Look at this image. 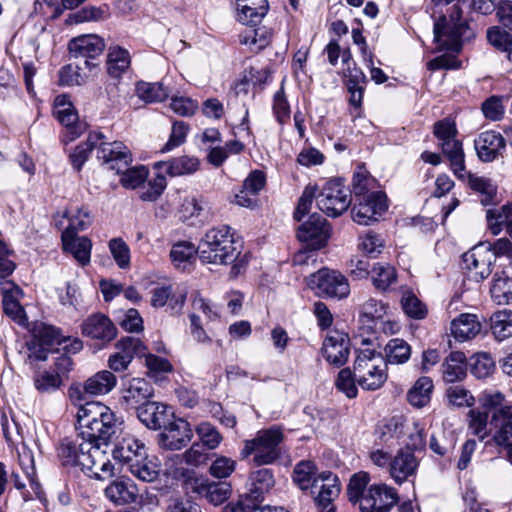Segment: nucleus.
<instances>
[{"instance_id": "1", "label": "nucleus", "mask_w": 512, "mask_h": 512, "mask_svg": "<svg viewBox=\"0 0 512 512\" xmlns=\"http://www.w3.org/2000/svg\"><path fill=\"white\" fill-rule=\"evenodd\" d=\"M293 481L301 490H310L322 512H336L333 501L341 490L337 475L330 471L318 472L313 461L303 460L294 467Z\"/></svg>"}, {"instance_id": "2", "label": "nucleus", "mask_w": 512, "mask_h": 512, "mask_svg": "<svg viewBox=\"0 0 512 512\" xmlns=\"http://www.w3.org/2000/svg\"><path fill=\"white\" fill-rule=\"evenodd\" d=\"M80 436L92 443H107L121 431L123 421L101 402L80 405L76 413Z\"/></svg>"}, {"instance_id": "3", "label": "nucleus", "mask_w": 512, "mask_h": 512, "mask_svg": "<svg viewBox=\"0 0 512 512\" xmlns=\"http://www.w3.org/2000/svg\"><path fill=\"white\" fill-rule=\"evenodd\" d=\"M370 476L365 471L355 473L349 481L347 495L361 512H389L397 504L398 495L386 484H375L367 488Z\"/></svg>"}, {"instance_id": "4", "label": "nucleus", "mask_w": 512, "mask_h": 512, "mask_svg": "<svg viewBox=\"0 0 512 512\" xmlns=\"http://www.w3.org/2000/svg\"><path fill=\"white\" fill-rule=\"evenodd\" d=\"M241 244L229 226L209 229L198 244V256L203 263L229 265L240 254Z\"/></svg>"}, {"instance_id": "5", "label": "nucleus", "mask_w": 512, "mask_h": 512, "mask_svg": "<svg viewBox=\"0 0 512 512\" xmlns=\"http://www.w3.org/2000/svg\"><path fill=\"white\" fill-rule=\"evenodd\" d=\"M354 371L357 384L366 391H376L383 387L388 379L387 362L383 355L371 347L356 351Z\"/></svg>"}, {"instance_id": "6", "label": "nucleus", "mask_w": 512, "mask_h": 512, "mask_svg": "<svg viewBox=\"0 0 512 512\" xmlns=\"http://www.w3.org/2000/svg\"><path fill=\"white\" fill-rule=\"evenodd\" d=\"M283 440L284 434L280 426L261 429L254 438L244 441L240 455L243 459L253 456V463L258 466L272 464L281 455L280 444Z\"/></svg>"}, {"instance_id": "7", "label": "nucleus", "mask_w": 512, "mask_h": 512, "mask_svg": "<svg viewBox=\"0 0 512 512\" xmlns=\"http://www.w3.org/2000/svg\"><path fill=\"white\" fill-rule=\"evenodd\" d=\"M462 10L458 5L452 7L449 18L442 16L434 24V41L439 50H448L458 54L462 50V43L469 39L471 32L466 21L461 20Z\"/></svg>"}, {"instance_id": "8", "label": "nucleus", "mask_w": 512, "mask_h": 512, "mask_svg": "<svg viewBox=\"0 0 512 512\" xmlns=\"http://www.w3.org/2000/svg\"><path fill=\"white\" fill-rule=\"evenodd\" d=\"M318 208L327 216L343 214L351 204L349 190L340 179L327 181L316 196Z\"/></svg>"}, {"instance_id": "9", "label": "nucleus", "mask_w": 512, "mask_h": 512, "mask_svg": "<svg viewBox=\"0 0 512 512\" xmlns=\"http://www.w3.org/2000/svg\"><path fill=\"white\" fill-rule=\"evenodd\" d=\"M308 285L319 296L344 299L350 294L348 279L339 271L328 268H322L312 274Z\"/></svg>"}, {"instance_id": "10", "label": "nucleus", "mask_w": 512, "mask_h": 512, "mask_svg": "<svg viewBox=\"0 0 512 512\" xmlns=\"http://www.w3.org/2000/svg\"><path fill=\"white\" fill-rule=\"evenodd\" d=\"M351 210L353 220L359 225H370L379 220L388 208L386 194L374 191L357 197Z\"/></svg>"}, {"instance_id": "11", "label": "nucleus", "mask_w": 512, "mask_h": 512, "mask_svg": "<svg viewBox=\"0 0 512 512\" xmlns=\"http://www.w3.org/2000/svg\"><path fill=\"white\" fill-rule=\"evenodd\" d=\"M105 136L100 133L99 143L96 146V156L109 170L120 173L131 163L130 150L120 141L107 142Z\"/></svg>"}, {"instance_id": "12", "label": "nucleus", "mask_w": 512, "mask_h": 512, "mask_svg": "<svg viewBox=\"0 0 512 512\" xmlns=\"http://www.w3.org/2000/svg\"><path fill=\"white\" fill-rule=\"evenodd\" d=\"M185 489L205 497L210 503L220 505L231 493V486L226 482H211L201 475H190L186 478Z\"/></svg>"}, {"instance_id": "13", "label": "nucleus", "mask_w": 512, "mask_h": 512, "mask_svg": "<svg viewBox=\"0 0 512 512\" xmlns=\"http://www.w3.org/2000/svg\"><path fill=\"white\" fill-rule=\"evenodd\" d=\"M330 236V228L327 221L319 214H312L303 222L297 231L298 239L306 245V248L318 250L327 244Z\"/></svg>"}, {"instance_id": "14", "label": "nucleus", "mask_w": 512, "mask_h": 512, "mask_svg": "<svg viewBox=\"0 0 512 512\" xmlns=\"http://www.w3.org/2000/svg\"><path fill=\"white\" fill-rule=\"evenodd\" d=\"M464 268L468 271L469 278L476 282L487 279L495 261L493 254L488 251L486 246L478 244L471 250L463 254Z\"/></svg>"}, {"instance_id": "15", "label": "nucleus", "mask_w": 512, "mask_h": 512, "mask_svg": "<svg viewBox=\"0 0 512 512\" xmlns=\"http://www.w3.org/2000/svg\"><path fill=\"white\" fill-rule=\"evenodd\" d=\"M81 470L89 477L107 480L114 475V466L108 455L100 448V443H92V448L83 456Z\"/></svg>"}, {"instance_id": "16", "label": "nucleus", "mask_w": 512, "mask_h": 512, "mask_svg": "<svg viewBox=\"0 0 512 512\" xmlns=\"http://www.w3.org/2000/svg\"><path fill=\"white\" fill-rule=\"evenodd\" d=\"M154 396L153 385L144 378H132L121 388L120 402L126 409H136L144 406Z\"/></svg>"}, {"instance_id": "17", "label": "nucleus", "mask_w": 512, "mask_h": 512, "mask_svg": "<svg viewBox=\"0 0 512 512\" xmlns=\"http://www.w3.org/2000/svg\"><path fill=\"white\" fill-rule=\"evenodd\" d=\"M105 48L104 40L96 34H85L70 40L68 49L72 58L84 59L86 67L92 65L88 59H94L102 54Z\"/></svg>"}, {"instance_id": "18", "label": "nucleus", "mask_w": 512, "mask_h": 512, "mask_svg": "<svg viewBox=\"0 0 512 512\" xmlns=\"http://www.w3.org/2000/svg\"><path fill=\"white\" fill-rule=\"evenodd\" d=\"M81 332L85 337L106 344L116 337L117 328L106 315L95 313L82 322Z\"/></svg>"}, {"instance_id": "19", "label": "nucleus", "mask_w": 512, "mask_h": 512, "mask_svg": "<svg viewBox=\"0 0 512 512\" xmlns=\"http://www.w3.org/2000/svg\"><path fill=\"white\" fill-rule=\"evenodd\" d=\"M349 337L339 331L330 332L323 341L322 354L327 362L337 367L344 365L350 353Z\"/></svg>"}, {"instance_id": "20", "label": "nucleus", "mask_w": 512, "mask_h": 512, "mask_svg": "<svg viewBox=\"0 0 512 512\" xmlns=\"http://www.w3.org/2000/svg\"><path fill=\"white\" fill-rule=\"evenodd\" d=\"M2 304L5 314L20 325H25L27 321L24 308L20 304L22 290L12 281H1Z\"/></svg>"}, {"instance_id": "21", "label": "nucleus", "mask_w": 512, "mask_h": 512, "mask_svg": "<svg viewBox=\"0 0 512 512\" xmlns=\"http://www.w3.org/2000/svg\"><path fill=\"white\" fill-rule=\"evenodd\" d=\"M161 433L162 446L170 450H179L186 446L193 437L190 424L184 419L167 422Z\"/></svg>"}, {"instance_id": "22", "label": "nucleus", "mask_w": 512, "mask_h": 512, "mask_svg": "<svg viewBox=\"0 0 512 512\" xmlns=\"http://www.w3.org/2000/svg\"><path fill=\"white\" fill-rule=\"evenodd\" d=\"M147 448L143 442L136 439L133 435L125 434L117 441L112 451L115 460L121 462L126 468L133 465L137 460L143 459Z\"/></svg>"}, {"instance_id": "23", "label": "nucleus", "mask_w": 512, "mask_h": 512, "mask_svg": "<svg viewBox=\"0 0 512 512\" xmlns=\"http://www.w3.org/2000/svg\"><path fill=\"white\" fill-rule=\"evenodd\" d=\"M54 115L66 127L64 142H71L81 134L74 126L78 121V114L67 95H58L54 99Z\"/></svg>"}, {"instance_id": "24", "label": "nucleus", "mask_w": 512, "mask_h": 512, "mask_svg": "<svg viewBox=\"0 0 512 512\" xmlns=\"http://www.w3.org/2000/svg\"><path fill=\"white\" fill-rule=\"evenodd\" d=\"M419 466L418 459L410 449H400L390 461V476L402 484L414 476Z\"/></svg>"}, {"instance_id": "25", "label": "nucleus", "mask_w": 512, "mask_h": 512, "mask_svg": "<svg viewBox=\"0 0 512 512\" xmlns=\"http://www.w3.org/2000/svg\"><path fill=\"white\" fill-rule=\"evenodd\" d=\"M478 157L484 162L495 160L506 147L503 136L496 131H485L478 135L474 141Z\"/></svg>"}, {"instance_id": "26", "label": "nucleus", "mask_w": 512, "mask_h": 512, "mask_svg": "<svg viewBox=\"0 0 512 512\" xmlns=\"http://www.w3.org/2000/svg\"><path fill=\"white\" fill-rule=\"evenodd\" d=\"M491 425L495 428L493 434L495 444L506 449L512 447V405H506L494 411Z\"/></svg>"}, {"instance_id": "27", "label": "nucleus", "mask_w": 512, "mask_h": 512, "mask_svg": "<svg viewBox=\"0 0 512 512\" xmlns=\"http://www.w3.org/2000/svg\"><path fill=\"white\" fill-rule=\"evenodd\" d=\"M77 234L70 231L62 232L63 250L70 253L81 266H86L90 263L92 242L88 237Z\"/></svg>"}, {"instance_id": "28", "label": "nucleus", "mask_w": 512, "mask_h": 512, "mask_svg": "<svg viewBox=\"0 0 512 512\" xmlns=\"http://www.w3.org/2000/svg\"><path fill=\"white\" fill-rule=\"evenodd\" d=\"M269 9L267 0H236L237 20L244 25H257L265 17Z\"/></svg>"}, {"instance_id": "29", "label": "nucleus", "mask_w": 512, "mask_h": 512, "mask_svg": "<svg viewBox=\"0 0 512 512\" xmlns=\"http://www.w3.org/2000/svg\"><path fill=\"white\" fill-rule=\"evenodd\" d=\"M92 442L80 436L76 440L64 439L59 447V456L65 466H81L82 458L89 449Z\"/></svg>"}, {"instance_id": "30", "label": "nucleus", "mask_w": 512, "mask_h": 512, "mask_svg": "<svg viewBox=\"0 0 512 512\" xmlns=\"http://www.w3.org/2000/svg\"><path fill=\"white\" fill-rule=\"evenodd\" d=\"M275 481L272 472L269 469H259L250 475L249 492L243 499H249V503H256L257 509L264 500V495L274 486Z\"/></svg>"}, {"instance_id": "31", "label": "nucleus", "mask_w": 512, "mask_h": 512, "mask_svg": "<svg viewBox=\"0 0 512 512\" xmlns=\"http://www.w3.org/2000/svg\"><path fill=\"white\" fill-rule=\"evenodd\" d=\"M481 329L478 316L471 313H462L450 323L451 335L461 342L475 338Z\"/></svg>"}, {"instance_id": "32", "label": "nucleus", "mask_w": 512, "mask_h": 512, "mask_svg": "<svg viewBox=\"0 0 512 512\" xmlns=\"http://www.w3.org/2000/svg\"><path fill=\"white\" fill-rule=\"evenodd\" d=\"M137 417L147 428L158 430L169 420L168 407L159 402L149 401L137 410Z\"/></svg>"}, {"instance_id": "33", "label": "nucleus", "mask_w": 512, "mask_h": 512, "mask_svg": "<svg viewBox=\"0 0 512 512\" xmlns=\"http://www.w3.org/2000/svg\"><path fill=\"white\" fill-rule=\"evenodd\" d=\"M487 228L492 235H499L504 229L512 238V205L486 210Z\"/></svg>"}, {"instance_id": "34", "label": "nucleus", "mask_w": 512, "mask_h": 512, "mask_svg": "<svg viewBox=\"0 0 512 512\" xmlns=\"http://www.w3.org/2000/svg\"><path fill=\"white\" fill-rule=\"evenodd\" d=\"M117 384L116 376L108 370H102L89 377L83 384V390L91 396L106 395Z\"/></svg>"}, {"instance_id": "35", "label": "nucleus", "mask_w": 512, "mask_h": 512, "mask_svg": "<svg viewBox=\"0 0 512 512\" xmlns=\"http://www.w3.org/2000/svg\"><path fill=\"white\" fill-rule=\"evenodd\" d=\"M466 372V356L463 352H451L442 363V377L447 383L463 380L466 376Z\"/></svg>"}, {"instance_id": "36", "label": "nucleus", "mask_w": 512, "mask_h": 512, "mask_svg": "<svg viewBox=\"0 0 512 512\" xmlns=\"http://www.w3.org/2000/svg\"><path fill=\"white\" fill-rule=\"evenodd\" d=\"M199 159L193 156H180L169 161L159 162L156 167L171 177L189 175L199 169Z\"/></svg>"}, {"instance_id": "37", "label": "nucleus", "mask_w": 512, "mask_h": 512, "mask_svg": "<svg viewBox=\"0 0 512 512\" xmlns=\"http://www.w3.org/2000/svg\"><path fill=\"white\" fill-rule=\"evenodd\" d=\"M105 495L115 504H128L136 500L137 488L131 480H116L106 487Z\"/></svg>"}, {"instance_id": "38", "label": "nucleus", "mask_w": 512, "mask_h": 512, "mask_svg": "<svg viewBox=\"0 0 512 512\" xmlns=\"http://www.w3.org/2000/svg\"><path fill=\"white\" fill-rule=\"evenodd\" d=\"M127 470L140 481L153 482L159 477L160 464L156 456H150L147 452L143 459H138Z\"/></svg>"}, {"instance_id": "39", "label": "nucleus", "mask_w": 512, "mask_h": 512, "mask_svg": "<svg viewBox=\"0 0 512 512\" xmlns=\"http://www.w3.org/2000/svg\"><path fill=\"white\" fill-rule=\"evenodd\" d=\"M444 155L450 162L451 169L458 179H464L466 175L464 152L462 143L456 138L444 141L440 144Z\"/></svg>"}, {"instance_id": "40", "label": "nucleus", "mask_w": 512, "mask_h": 512, "mask_svg": "<svg viewBox=\"0 0 512 512\" xmlns=\"http://www.w3.org/2000/svg\"><path fill=\"white\" fill-rule=\"evenodd\" d=\"M491 297L498 305L512 302V275L504 270L497 271L490 289Z\"/></svg>"}, {"instance_id": "41", "label": "nucleus", "mask_w": 512, "mask_h": 512, "mask_svg": "<svg viewBox=\"0 0 512 512\" xmlns=\"http://www.w3.org/2000/svg\"><path fill=\"white\" fill-rule=\"evenodd\" d=\"M490 328L499 342L512 337V311L503 309L494 312L490 317Z\"/></svg>"}, {"instance_id": "42", "label": "nucleus", "mask_w": 512, "mask_h": 512, "mask_svg": "<svg viewBox=\"0 0 512 512\" xmlns=\"http://www.w3.org/2000/svg\"><path fill=\"white\" fill-rule=\"evenodd\" d=\"M129 52L119 46L111 47L107 56V71L113 78H119L130 67Z\"/></svg>"}, {"instance_id": "43", "label": "nucleus", "mask_w": 512, "mask_h": 512, "mask_svg": "<svg viewBox=\"0 0 512 512\" xmlns=\"http://www.w3.org/2000/svg\"><path fill=\"white\" fill-rule=\"evenodd\" d=\"M433 387L431 378L426 376L420 377L408 391L407 398L409 403L418 408L427 405L431 399Z\"/></svg>"}, {"instance_id": "44", "label": "nucleus", "mask_w": 512, "mask_h": 512, "mask_svg": "<svg viewBox=\"0 0 512 512\" xmlns=\"http://www.w3.org/2000/svg\"><path fill=\"white\" fill-rule=\"evenodd\" d=\"M100 132L90 133L87 140L77 145L74 150L70 153L69 159L76 171H80L88 160L89 155L93 149H96L97 143H99Z\"/></svg>"}, {"instance_id": "45", "label": "nucleus", "mask_w": 512, "mask_h": 512, "mask_svg": "<svg viewBox=\"0 0 512 512\" xmlns=\"http://www.w3.org/2000/svg\"><path fill=\"white\" fill-rule=\"evenodd\" d=\"M384 350L387 364H404L411 356V346L399 338L389 340Z\"/></svg>"}, {"instance_id": "46", "label": "nucleus", "mask_w": 512, "mask_h": 512, "mask_svg": "<svg viewBox=\"0 0 512 512\" xmlns=\"http://www.w3.org/2000/svg\"><path fill=\"white\" fill-rule=\"evenodd\" d=\"M195 433L199 438L200 444L208 450L217 449L223 441L222 434L209 422H201L196 425Z\"/></svg>"}, {"instance_id": "47", "label": "nucleus", "mask_w": 512, "mask_h": 512, "mask_svg": "<svg viewBox=\"0 0 512 512\" xmlns=\"http://www.w3.org/2000/svg\"><path fill=\"white\" fill-rule=\"evenodd\" d=\"M63 217L69 220V225L64 231H70L71 233H78L83 231L87 229L92 223L90 211L84 207L66 211Z\"/></svg>"}, {"instance_id": "48", "label": "nucleus", "mask_w": 512, "mask_h": 512, "mask_svg": "<svg viewBox=\"0 0 512 512\" xmlns=\"http://www.w3.org/2000/svg\"><path fill=\"white\" fill-rule=\"evenodd\" d=\"M167 186L166 179L163 175L157 174L152 179L148 180L140 186L139 198L142 201L153 202L156 201L163 193Z\"/></svg>"}, {"instance_id": "49", "label": "nucleus", "mask_w": 512, "mask_h": 512, "mask_svg": "<svg viewBox=\"0 0 512 512\" xmlns=\"http://www.w3.org/2000/svg\"><path fill=\"white\" fill-rule=\"evenodd\" d=\"M468 417V427L471 433L479 437L480 440L485 439L489 434L487 429L489 418L488 411L482 410L481 408L471 409L468 413Z\"/></svg>"}, {"instance_id": "50", "label": "nucleus", "mask_w": 512, "mask_h": 512, "mask_svg": "<svg viewBox=\"0 0 512 512\" xmlns=\"http://www.w3.org/2000/svg\"><path fill=\"white\" fill-rule=\"evenodd\" d=\"M489 43L497 50L505 52L507 59L512 63V36L499 27H491L487 31Z\"/></svg>"}, {"instance_id": "51", "label": "nucleus", "mask_w": 512, "mask_h": 512, "mask_svg": "<svg viewBox=\"0 0 512 512\" xmlns=\"http://www.w3.org/2000/svg\"><path fill=\"white\" fill-rule=\"evenodd\" d=\"M136 91L139 98L148 103L162 102L168 97V90L161 83L141 82Z\"/></svg>"}, {"instance_id": "52", "label": "nucleus", "mask_w": 512, "mask_h": 512, "mask_svg": "<svg viewBox=\"0 0 512 512\" xmlns=\"http://www.w3.org/2000/svg\"><path fill=\"white\" fill-rule=\"evenodd\" d=\"M375 187L376 180L363 167L354 172L352 191L356 198L370 194Z\"/></svg>"}, {"instance_id": "53", "label": "nucleus", "mask_w": 512, "mask_h": 512, "mask_svg": "<svg viewBox=\"0 0 512 512\" xmlns=\"http://www.w3.org/2000/svg\"><path fill=\"white\" fill-rule=\"evenodd\" d=\"M108 248L114 261L120 269H128L130 267V248L122 238H112L108 243Z\"/></svg>"}, {"instance_id": "54", "label": "nucleus", "mask_w": 512, "mask_h": 512, "mask_svg": "<svg viewBox=\"0 0 512 512\" xmlns=\"http://www.w3.org/2000/svg\"><path fill=\"white\" fill-rule=\"evenodd\" d=\"M116 349V353L120 354V356L128 357L130 363L135 356L145 355L147 350L140 339L132 336L121 338L116 344Z\"/></svg>"}, {"instance_id": "55", "label": "nucleus", "mask_w": 512, "mask_h": 512, "mask_svg": "<svg viewBox=\"0 0 512 512\" xmlns=\"http://www.w3.org/2000/svg\"><path fill=\"white\" fill-rule=\"evenodd\" d=\"M119 174H121L120 183L124 188L136 189L147 180L148 169L144 166L124 168Z\"/></svg>"}, {"instance_id": "56", "label": "nucleus", "mask_w": 512, "mask_h": 512, "mask_svg": "<svg viewBox=\"0 0 512 512\" xmlns=\"http://www.w3.org/2000/svg\"><path fill=\"white\" fill-rule=\"evenodd\" d=\"M461 180L467 181L472 190L484 195L485 199L482 200V203H488L496 193L495 186L485 177H479L466 171L465 178Z\"/></svg>"}, {"instance_id": "57", "label": "nucleus", "mask_w": 512, "mask_h": 512, "mask_svg": "<svg viewBox=\"0 0 512 512\" xmlns=\"http://www.w3.org/2000/svg\"><path fill=\"white\" fill-rule=\"evenodd\" d=\"M357 380L355 377V371H351L349 368H344L339 371L335 386L336 388L345 394L348 398L353 399L357 397Z\"/></svg>"}, {"instance_id": "58", "label": "nucleus", "mask_w": 512, "mask_h": 512, "mask_svg": "<svg viewBox=\"0 0 512 512\" xmlns=\"http://www.w3.org/2000/svg\"><path fill=\"white\" fill-rule=\"evenodd\" d=\"M105 9L102 7L87 6L68 15L66 24H80L91 21H99L105 17Z\"/></svg>"}, {"instance_id": "59", "label": "nucleus", "mask_w": 512, "mask_h": 512, "mask_svg": "<svg viewBox=\"0 0 512 512\" xmlns=\"http://www.w3.org/2000/svg\"><path fill=\"white\" fill-rule=\"evenodd\" d=\"M373 284L379 290H387L396 281V271L390 265L377 264L373 267Z\"/></svg>"}, {"instance_id": "60", "label": "nucleus", "mask_w": 512, "mask_h": 512, "mask_svg": "<svg viewBox=\"0 0 512 512\" xmlns=\"http://www.w3.org/2000/svg\"><path fill=\"white\" fill-rule=\"evenodd\" d=\"M34 385L41 393H52L63 385V380L53 371H43L34 377Z\"/></svg>"}, {"instance_id": "61", "label": "nucleus", "mask_w": 512, "mask_h": 512, "mask_svg": "<svg viewBox=\"0 0 512 512\" xmlns=\"http://www.w3.org/2000/svg\"><path fill=\"white\" fill-rule=\"evenodd\" d=\"M198 254V246L188 241L175 243L170 251V256L175 265L180 266L182 263L189 262Z\"/></svg>"}, {"instance_id": "62", "label": "nucleus", "mask_w": 512, "mask_h": 512, "mask_svg": "<svg viewBox=\"0 0 512 512\" xmlns=\"http://www.w3.org/2000/svg\"><path fill=\"white\" fill-rule=\"evenodd\" d=\"M402 309L414 319H423L427 314L426 306L412 293L405 292L401 299Z\"/></svg>"}, {"instance_id": "63", "label": "nucleus", "mask_w": 512, "mask_h": 512, "mask_svg": "<svg viewBox=\"0 0 512 512\" xmlns=\"http://www.w3.org/2000/svg\"><path fill=\"white\" fill-rule=\"evenodd\" d=\"M494 368V360L489 354L479 353L473 357L471 372L475 377L479 379L486 378L493 372Z\"/></svg>"}, {"instance_id": "64", "label": "nucleus", "mask_w": 512, "mask_h": 512, "mask_svg": "<svg viewBox=\"0 0 512 512\" xmlns=\"http://www.w3.org/2000/svg\"><path fill=\"white\" fill-rule=\"evenodd\" d=\"M446 396L449 403L455 407H470L474 403V397L462 386L449 387Z\"/></svg>"}]
</instances>
